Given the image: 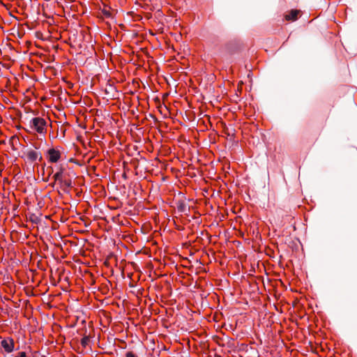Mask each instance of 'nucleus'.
I'll return each instance as SVG.
<instances>
[{
	"label": "nucleus",
	"mask_w": 357,
	"mask_h": 357,
	"mask_svg": "<svg viewBox=\"0 0 357 357\" xmlns=\"http://www.w3.org/2000/svg\"><path fill=\"white\" fill-rule=\"evenodd\" d=\"M88 342H89V338L85 337L82 338V344L85 346Z\"/></svg>",
	"instance_id": "9"
},
{
	"label": "nucleus",
	"mask_w": 357,
	"mask_h": 357,
	"mask_svg": "<svg viewBox=\"0 0 357 357\" xmlns=\"http://www.w3.org/2000/svg\"><path fill=\"white\" fill-rule=\"evenodd\" d=\"M299 14V11L297 10H292L290 11L289 14L285 15V19L287 20H296L298 17V15Z\"/></svg>",
	"instance_id": "6"
},
{
	"label": "nucleus",
	"mask_w": 357,
	"mask_h": 357,
	"mask_svg": "<svg viewBox=\"0 0 357 357\" xmlns=\"http://www.w3.org/2000/svg\"><path fill=\"white\" fill-rule=\"evenodd\" d=\"M59 183L66 187H70L71 185V181L66 178H64V181H60Z\"/></svg>",
	"instance_id": "7"
},
{
	"label": "nucleus",
	"mask_w": 357,
	"mask_h": 357,
	"mask_svg": "<svg viewBox=\"0 0 357 357\" xmlns=\"http://www.w3.org/2000/svg\"><path fill=\"white\" fill-rule=\"evenodd\" d=\"M126 357H135V356L132 352L130 351L126 354Z\"/></svg>",
	"instance_id": "10"
},
{
	"label": "nucleus",
	"mask_w": 357,
	"mask_h": 357,
	"mask_svg": "<svg viewBox=\"0 0 357 357\" xmlns=\"http://www.w3.org/2000/svg\"><path fill=\"white\" fill-rule=\"evenodd\" d=\"M61 153L58 148H52L47 151L48 161L51 163L57 162L61 158Z\"/></svg>",
	"instance_id": "2"
},
{
	"label": "nucleus",
	"mask_w": 357,
	"mask_h": 357,
	"mask_svg": "<svg viewBox=\"0 0 357 357\" xmlns=\"http://www.w3.org/2000/svg\"><path fill=\"white\" fill-rule=\"evenodd\" d=\"M1 345L7 353H11L15 349V342L12 337H7L1 341Z\"/></svg>",
	"instance_id": "3"
},
{
	"label": "nucleus",
	"mask_w": 357,
	"mask_h": 357,
	"mask_svg": "<svg viewBox=\"0 0 357 357\" xmlns=\"http://www.w3.org/2000/svg\"><path fill=\"white\" fill-rule=\"evenodd\" d=\"M27 159L31 162L37 160L38 158L41 159V155L39 152L34 150H29L26 152Z\"/></svg>",
	"instance_id": "5"
},
{
	"label": "nucleus",
	"mask_w": 357,
	"mask_h": 357,
	"mask_svg": "<svg viewBox=\"0 0 357 357\" xmlns=\"http://www.w3.org/2000/svg\"><path fill=\"white\" fill-rule=\"evenodd\" d=\"M65 170H66V168L63 165H61L58 168L57 172L55 173L54 175L53 176V178L54 179L55 181H58V182L64 181V178H66V175L64 173Z\"/></svg>",
	"instance_id": "4"
},
{
	"label": "nucleus",
	"mask_w": 357,
	"mask_h": 357,
	"mask_svg": "<svg viewBox=\"0 0 357 357\" xmlns=\"http://www.w3.org/2000/svg\"><path fill=\"white\" fill-rule=\"evenodd\" d=\"M30 128L40 135H45L47 132V122L41 117H34L29 121Z\"/></svg>",
	"instance_id": "1"
},
{
	"label": "nucleus",
	"mask_w": 357,
	"mask_h": 357,
	"mask_svg": "<svg viewBox=\"0 0 357 357\" xmlns=\"http://www.w3.org/2000/svg\"><path fill=\"white\" fill-rule=\"evenodd\" d=\"M15 357H27L26 354L24 351L19 352L18 354Z\"/></svg>",
	"instance_id": "8"
}]
</instances>
